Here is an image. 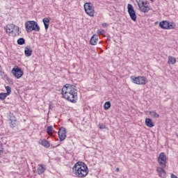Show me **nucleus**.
<instances>
[{"mask_svg":"<svg viewBox=\"0 0 178 178\" xmlns=\"http://www.w3.org/2000/svg\"><path fill=\"white\" fill-rule=\"evenodd\" d=\"M102 26L103 27H108V24H107V23H103V24H102Z\"/></svg>","mask_w":178,"mask_h":178,"instance_id":"2f4dec72","label":"nucleus"},{"mask_svg":"<svg viewBox=\"0 0 178 178\" xmlns=\"http://www.w3.org/2000/svg\"><path fill=\"white\" fill-rule=\"evenodd\" d=\"M46 131L49 136H54V133H55V130H54V127H52V126L48 127Z\"/></svg>","mask_w":178,"mask_h":178,"instance_id":"4be33fe9","label":"nucleus"},{"mask_svg":"<svg viewBox=\"0 0 178 178\" xmlns=\"http://www.w3.org/2000/svg\"><path fill=\"white\" fill-rule=\"evenodd\" d=\"M25 29L27 33H31V31H40V26L35 21H27L25 23Z\"/></svg>","mask_w":178,"mask_h":178,"instance_id":"7ed1b4c3","label":"nucleus"},{"mask_svg":"<svg viewBox=\"0 0 178 178\" xmlns=\"http://www.w3.org/2000/svg\"><path fill=\"white\" fill-rule=\"evenodd\" d=\"M119 170H120L119 168H116V172H119Z\"/></svg>","mask_w":178,"mask_h":178,"instance_id":"72a5a7b5","label":"nucleus"},{"mask_svg":"<svg viewBox=\"0 0 178 178\" xmlns=\"http://www.w3.org/2000/svg\"><path fill=\"white\" fill-rule=\"evenodd\" d=\"M84 9L86 15L90 16V17H94V7H92L90 3H86L84 4Z\"/></svg>","mask_w":178,"mask_h":178,"instance_id":"0eeeda50","label":"nucleus"},{"mask_svg":"<svg viewBox=\"0 0 178 178\" xmlns=\"http://www.w3.org/2000/svg\"><path fill=\"white\" fill-rule=\"evenodd\" d=\"M12 73L16 79H20L23 76V70H22V68H19V67L13 68Z\"/></svg>","mask_w":178,"mask_h":178,"instance_id":"9d476101","label":"nucleus"},{"mask_svg":"<svg viewBox=\"0 0 178 178\" xmlns=\"http://www.w3.org/2000/svg\"><path fill=\"white\" fill-rule=\"evenodd\" d=\"M25 56H31L33 55V49L31 46H26L24 49Z\"/></svg>","mask_w":178,"mask_h":178,"instance_id":"2eb2a0df","label":"nucleus"},{"mask_svg":"<svg viewBox=\"0 0 178 178\" xmlns=\"http://www.w3.org/2000/svg\"><path fill=\"white\" fill-rule=\"evenodd\" d=\"M0 74H1V76L3 75V72L1 70H0Z\"/></svg>","mask_w":178,"mask_h":178,"instance_id":"473e14b6","label":"nucleus"},{"mask_svg":"<svg viewBox=\"0 0 178 178\" xmlns=\"http://www.w3.org/2000/svg\"><path fill=\"white\" fill-rule=\"evenodd\" d=\"M17 42L18 45H24V44H26V40H24V38H21L17 40Z\"/></svg>","mask_w":178,"mask_h":178,"instance_id":"393cba45","label":"nucleus"},{"mask_svg":"<svg viewBox=\"0 0 178 178\" xmlns=\"http://www.w3.org/2000/svg\"><path fill=\"white\" fill-rule=\"evenodd\" d=\"M6 90L7 91L6 94L10 95V92H12V88L10 86H6Z\"/></svg>","mask_w":178,"mask_h":178,"instance_id":"bb28decb","label":"nucleus"},{"mask_svg":"<svg viewBox=\"0 0 178 178\" xmlns=\"http://www.w3.org/2000/svg\"><path fill=\"white\" fill-rule=\"evenodd\" d=\"M176 63V58L169 56H168V65H175Z\"/></svg>","mask_w":178,"mask_h":178,"instance_id":"5701e85b","label":"nucleus"},{"mask_svg":"<svg viewBox=\"0 0 178 178\" xmlns=\"http://www.w3.org/2000/svg\"><path fill=\"white\" fill-rule=\"evenodd\" d=\"M99 129H100L101 130L104 129H106V126L104 124H100L98 125Z\"/></svg>","mask_w":178,"mask_h":178,"instance_id":"c756f323","label":"nucleus"},{"mask_svg":"<svg viewBox=\"0 0 178 178\" xmlns=\"http://www.w3.org/2000/svg\"><path fill=\"white\" fill-rule=\"evenodd\" d=\"M127 9L131 19L133 22H137V15H136V10H134V7H133L131 4H128Z\"/></svg>","mask_w":178,"mask_h":178,"instance_id":"6e6552de","label":"nucleus"},{"mask_svg":"<svg viewBox=\"0 0 178 178\" xmlns=\"http://www.w3.org/2000/svg\"><path fill=\"white\" fill-rule=\"evenodd\" d=\"M61 94L63 98L67 99L69 102L72 104L77 102V87L76 86L68 83L65 84L62 88Z\"/></svg>","mask_w":178,"mask_h":178,"instance_id":"f257e3e1","label":"nucleus"},{"mask_svg":"<svg viewBox=\"0 0 178 178\" xmlns=\"http://www.w3.org/2000/svg\"><path fill=\"white\" fill-rule=\"evenodd\" d=\"M150 1H152V2H154V1H155V0H150Z\"/></svg>","mask_w":178,"mask_h":178,"instance_id":"f704fd0d","label":"nucleus"},{"mask_svg":"<svg viewBox=\"0 0 178 178\" xmlns=\"http://www.w3.org/2000/svg\"><path fill=\"white\" fill-rule=\"evenodd\" d=\"M136 3H138L139 10L143 13H148L151 10V7L149 6V3L147 1H144L142 0H136Z\"/></svg>","mask_w":178,"mask_h":178,"instance_id":"20e7f679","label":"nucleus"},{"mask_svg":"<svg viewBox=\"0 0 178 178\" xmlns=\"http://www.w3.org/2000/svg\"><path fill=\"white\" fill-rule=\"evenodd\" d=\"M104 108L105 111H108V109H109V108H111V102H105V104L104 105Z\"/></svg>","mask_w":178,"mask_h":178,"instance_id":"a878e982","label":"nucleus"},{"mask_svg":"<svg viewBox=\"0 0 178 178\" xmlns=\"http://www.w3.org/2000/svg\"><path fill=\"white\" fill-rule=\"evenodd\" d=\"M40 144H42V145L43 147H45L46 148H49V147H51V145L49 144V142H48L45 139L40 140Z\"/></svg>","mask_w":178,"mask_h":178,"instance_id":"412c9836","label":"nucleus"},{"mask_svg":"<svg viewBox=\"0 0 178 178\" xmlns=\"http://www.w3.org/2000/svg\"><path fill=\"white\" fill-rule=\"evenodd\" d=\"M159 26L163 30H173L176 29V24L169 21H162L159 23Z\"/></svg>","mask_w":178,"mask_h":178,"instance_id":"423d86ee","label":"nucleus"},{"mask_svg":"<svg viewBox=\"0 0 178 178\" xmlns=\"http://www.w3.org/2000/svg\"><path fill=\"white\" fill-rule=\"evenodd\" d=\"M131 80L134 84H138V86H145L147 83H148V80H147V77L145 76H131Z\"/></svg>","mask_w":178,"mask_h":178,"instance_id":"39448f33","label":"nucleus"},{"mask_svg":"<svg viewBox=\"0 0 178 178\" xmlns=\"http://www.w3.org/2000/svg\"><path fill=\"white\" fill-rule=\"evenodd\" d=\"M20 33L19 32V26L15 25L14 29H13V31L11 32L12 37H17V35H19Z\"/></svg>","mask_w":178,"mask_h":178,"instance_id":"dca6fc26","label":"nucleus"},{"mask_svg":"<svg viewBox=\"0 0 178 178\" xmlns=\"http://www.w3.org/2000/svg\"><path fill=\"white\" fill-rule=\"evenodd\" d=\"M157 161L161 168H166V154L164 152L159 154Z\"/></svg>","mask_w":178,"mask_h":178,"instance_id":"1a4fd4ad","label":"nucleus"},{"mask_svg":"<svg viewBox=\"0 0 178 178\" xmlns=\"http://www.w3.org/2000/svg\"><path fill=\"white\" fill-rule=\"evenodd\" d=\"M98 42V35H93L90 40V44L91 45H97V42Z\"/></svg>","mask_w":178,"mask_h":178,"instance_id":"a211bd4d","label":"nucleus"},{"mask_svg":"<svg viewBox=\"0 0 178 178\" xmlns=\"http://www.w3.org/2000/svg\"><path fill=\"white\" fill-rule=\"evenodd\" d=\"M149 114L150 115V116H152V118H159V114H158L156 112H155L154 111H149Z\"/></svg>","mask_w":178,"mask_h":178,"instance_id":"b1692460","label":"nucleus"},{"mask_svg":"<svg viewBox=\"0 0 178 178\" xmlns=\"http://www.w3.org/2000/svg\"><path fill=\"white\" fill-rule=\"evenodd\" d=\"M14 29H15V24H8L5 27L6 32L7 34H9V35L12 34V32L13 31Z\"/></svg>","mask_w":178,"mask_h":178,"instance_id":"4468645a","label":"nucleus"},{"mask_svg":"<svg viewBox=\"0 0 178 178\" xmlns=\"http://www.w3.org/2000/svg\"><path fill=\"white\" fill-rule=\"evenodd\" d=\"M97 34H100L101 35H104V34H105V30H104V29L97 30Z\"/></svg>","mask_w":178,"mask_h":178,"instance_id":"c85d7f7f","label":"nucleus"},{"mask_svg":"<svg viewBox=\"0 0 178 178\" xmlns=\"http://www.w3.org/2000/svg\"><path fill=\"white\" fill-rule=\"evenodd\" d=\"M145 123L147 127L152 128L154 127V126H155V124H154V122H152V120H151V118H146Z\"/></svg>","mask_w":178,"mask_h":178,"instance_id":"6ab92c4d","label":"nucleus"},{"mask_svg":"<svg viewBox=\"0 0 178 178\" xmlns=\"http://www.w3.org/2000/svg\"><path fill=\"white\" fill-rule=\"evenodd\" d=\"M66 129L65 127H60L58 132V138L60 141H65L66 140Z\"/></svg>","mask_w":178,"mask_h":178,"instance_id":"9b49d317","label":"nucleus"},{"mask_svg":"<svg viewBox=\"0 0 178 178\" xmlns=\"http://www.w3.org/2000/svg\"><path fill=\"white\" fill-rule=\"evenodd\" d=\"M3 153V144L0 142V155Z\"/></svg>","mask_w":178,"mask_h":178,"instance_id":"7c9ffc66","label":"nucleus"},{"mask_svg":"<svg viewBox=\"0 0 178 178\" xmlns=\"http://www.w3.org/2000/svg\"><path fill=\"white\" fill-rule=\"evenodd\" d=\"M10 127L11 129H15V127H17V120H16V117L13 115V114L10 113Z\"/></svg>","mask_w":178,"mask_h":178,"instance_id":"f8f14e48","label":"nucleus"},{"mask_svg":"<svg viewBox=\"0 0 178 178\" xmlns=\"http://www.w3.org/2000/svg\"><path fill=\"white\" fill-rule=\"evenodd\" d=\"M8 94H6V92H1L0 93V99H5L6 98V97H8Z\"/></svg>","mask_w":178,"mask_h":178,"instance_id":"cd10ccee","label":"nucleus"},{"mask_svg":"<svg viewBox=\"0 0 178 178\" xmlns=\"http://www.w3.org/2000/svg\"><path fill=\"white\" fill-rule=\"evenodd\" d=\"M72 170L76 177L83 178L88 175V167L83 162L79 161L73 167Z\"/></svg>","mask_w":178,"mask_h":178,"instance_id":"f03ea898","label":"nucleus"},{"mask_svg":"<svg viewBox=\"0 0 178 178\" xmlns=\"http://www.w3.org/2000/svg\"><path fill=\"white\" fill-rule=\"evenodd\" d=\"M45 30H48L49 27V18L45 17L42 19Z\"/></svg>","mask_w":178,"mask_h":178,"instance_id":"aec40b11","label":"nucleus"},{"mask_svg":"<svg viewBox=\"0 0 178 178\" xmlns=\"http://www.w3.org/2000/svg\"><path fill=\"white\" fill-rule=\"evenodd\" d=\"M165 168L157 167L156 171L160 177L165 178L166 177V171H165Z\"/></svg>","mask_w":178,"mask_h":178,"instance_id":"ddd939ff","label":"nucleus"},{"mask_svg":"<svg viewBox=\"0 0 178 178\" xmlns=\"http://www.w3.org/2000/svg\"><path fill=\"white\" fill-rule=\"evenodd\" d=\"M45 170H47V166L42 164H39L38 175H42V173H44Z\"/></svg>","mask_w":178,"mask_h":178,"instance_id":"f3484780","label":"nucleus"}]
</instances>
